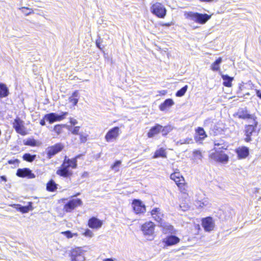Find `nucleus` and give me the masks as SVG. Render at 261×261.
I'll list each match as a JSON object with an SVG mask.
<instances>
[{
  "mask_svg": "<svg viewBox=\"0 0 261 261\" xmlns=\"http://www.w3.org/2000/svg\"><path fill=\"white\" fill-rule=\"evenodd\" d=\"M80 155L70 159L66 156L61 167L57 171L56 173L64 177H69L72 174V171L69 168L71 167L72 169H75L77 167V159Z\"/></svg>",
  "mask_w": 261,
  "mask_h": 261,
  "instance_id": "nucleus-1",
  "label": "nucleus"
},
{
  "mask_svg": "<svg viewBox=\"0 0 261 261\" xmlns=\"http://www.w3.org/2000/svg\"><path fill=\"white\" fill-rule=\"evenodd\" d=\"M184 16L186 19L201 24L205 23L211 17V16L207 14H201L193 12H186L184 13Z\"/></svg>",
  "mask_w": 261,
  "mask_h": 261,
  "instance_id": "nucleus-2",
  "label": "nucleus"
},
{
  "mask_svg": "<svg viewBox=\"0 0 261 261\" xmlns=\"http://www.w3.org/2000/svg\"><path fill=\"white\" fill-rule=\"evenodd\" d=\"M257 124L258 122L255 119H253L250 120V124L245 125L244 129L245 138L244 140L246 142H249L252 140V137L255 136L256 134V130Z\"/></svg>",
  "mask_w": 261,
  "mask_h": 261,
  "instance_id": "nucleus-3",
  "label": "nucleus"
},
{
  "mask_svg": "<svg viewBox=\"0 0 261 261\" xmlns=\"http://www.w3.org/2000/svg\"><path fill=\"white\" fill-rule=\"evenodd\" d=\"M151 13L159 18H163L166 15L167 10L164 6L160 3H155L151 8Z\"/></svg>",
  "mask_w": 261,
  "mask_h": 261,
  "instance_id": "nucleus-4",
  "label": "nucleus"
},
{
  "mask_svg": "<svg viewBox=\"0 0 261 261\" xmlns=\"http://www.w3.org/2000/svg\"><path fill=\"white\" fill-rule=\"evenodd\" d=\"M68 114V113L66 112H63L60 114L56 113H50L44 115V119L50 124H52L55 122L63 120Z\"/></svg>",
  "mask_w": 261,
  "mask_h": 261,
  "instance_id": "nucleus-5",
  "label": "nucleus"
},
{
  "mask_svg": "<svg viewBox=\"0 0 261 261\" xmlns=\"http://www.w3.org/2000/svg\"><path fill=\"white\" fill-rule=\"evenodd\" d=\"M64 145L61 143H56L54 145L47 147L45 152L47 154V158L51 159L56 154L60 152L64 148Z\"/></svg>",
  "mask_w": 261,
  "mask_h": 261,
  "instance_id": "nucleus-6",
  "label": "nucleus"
},
{
  "mask_svg": "<svg viewBox=\"0 0 261 261\" xmlns=\"http://www.w3.org/2000/svg\"><path fill=\"white\" fill-rule=\"evenodd\" d=\"M82 204L83 202L81 199L79 198L72 199L64 205L63 210L66 213H70L77 206H80Z\"/></svg>",
  "mask_w": 261,
  "mask_h": 261,
  "instance_id": "nucleus-7",
  "label": "nucleus"
},
{
  "mask_svg": "<svg viewBox=\"0 0 261 261\" xmlns=\"http://www.w3.org/2000/svg\"><path fill=\"white\" fill-rule=\"evenodd\" d=\"M214 150H215V152L211 153L210 155L212 159L221 163H226L228 161L229 158L226 154L222 151H219L216 147H214Z\"/></svg>",
  "mask_w": 261,
  "mask_h": 261,
  "instance_id": "nucleus-8",
  "label": "nucleus"
},
{
  "mask_svg": "<svg viewBox=\"0 0 261 261\" xmlns=\"http://www.w3.org/2000/svg\"><path fill=\"white\" fill-rule=\"evenodd\" d=\"M12 125L13 128L17 133L23 136L27 134L24 125V121L21 120L19 117H17L14 119Z\"/></svg>",
  "mask_w": 261,
  "mask_h": 261,
  "instance_id": "nucleus-9",
  "label": "nucleus"
},
{
  "mask_svg": "<svg viewBox=\"0 0 261 261\" xmlns=\"http://www.w3.org/2000/svg\"><path fill=\"white\" fill-rule=\"evenodd\" d=\"M120 133L119 127H114L107 132L105 136V140L107 142H111L117 139Z\"/></svg>",
  "mask_w": 261,
  "mask_h": 261,
  "instance_id": "nucleus-10",
  "label": "nucleus"
},
{
  "mask_svg": "<svg viewBox=\"0 0 261 261\" xmlns=\"http://www.w3.org/2000/svg\"><path fill=\"white\" fill-rule=\"evenodd\" d=\"M201 224L205 231H212L215 226V221L211 217H207L202 219Z\"/></svg>",
  "mask_w": 261,
  "mask_h": 261,
  "instance_id": "nucleus-11",
  "label": "nucleus"
},
{
  "mask_svg": "<svg viewBox=\"0 0 261 261\" xmlns=\"http://www.w3.org/2000/svg\"><path fill=\"white\" fill-rule=\"evenodd\" d=\"M170 178L173 180L182 192H184V178L179 172H175L170 175Z\"/></svg>",
  "mask_w": 261,
  "mask_h": 261,
  "instance_id": "nucleus-12",
  "label": "nucleus"
},
{
  "mask_svg": "<svg viewBox=\"0 0 261 261\" xmlns=\"http://www.w3.org/2000/svg\"><path fill=\"white\" fill-rule=\"evenodd\" d=\"M141 230L145 236H152L154 233V224L152 222H148L142 225Z\"/></svg>",
  "mask_w": 261,
  "mask_h": 261,
  "instance_id": "nucleus-13",
  "label": "nucleus"
},
{
  "mask_svg": "<svg viewBox=\"0 0 261 261\" xmlns=\"http://www.w3.org/2000/svg\"><path fill=\"white\" fill-rule=\"evenodd\" d=\"M133 209L137 214L144 213L146 211L145 205L139 199H134L132 202Z\"/></svg>",
  "mask_w": 261,
  "mask_h": 261,
  "instance_id": "nucleus-14",
  "label": "nucleus"
},
{
  "mask_svg": "<svg viewBox=\"0 0 261 261\" xmlns=\"http://www.w3.org/2000/svg\"><path fill=\"white\" fill-rule=\"evenodd\" d=\"M17 176L21 177H27L28 178H34L35 174L29 168L18 169L16 172Z\"/></svg>",
  "mask_w": 261,
  "mask_h": 261,
  "instance_id": "nucleus-15",
  "label": "nucleus"
},
{
  "mask_svg": "<svg viewBox=\"0 0 261 261\" xmlns=\"http://www.w3.org/2000/svg\"><path fill=\"white\" fill-rule=\"evenodd\" d=\"M236 115L239 118L243 119H250L252 120L253 119H255L253 115L248 113L246 108L240 109L236 113Z\"/></svg>",
  "mask_w": 261,
  "mask_h": 261,
  "instance_id": "nucleus-16",
  "label": "nucleus"
},
{
  "mask_svg": "<svg viewBox=\"0 0 261 261\" xmlns=\"http://www.w3.org/2000/svg\"><path fill=\"white\" fill-rule=\"evenodd\" d=\"M236 152L239 159H245L249 153V148L246 146H242L236 149Z\"/></svg>",
  "mask_w": 261,
  "mask_h": 261,
  "instance_id": "nucleus-17",
  "label": "nucleus"
},
{
  "mask_svg": "<svg viewBox=\"0 0 261 261\" xmlns=\"http://www.w3.org/2000/svg\"><path fill=\"white\" fill-rule=\"evenodd\" d=\"M179 241L180 239L177 237L171 235L164 239L163 242L165 243L167 246H170L177 244Z\"/></svg>",
  "mask_w": 261,
  "mask_h": 261,
  "instance_id": "nucleus-18",
  "label": "nucleus"
},
{
  "mask_svg": "<svg viewBox=\"0 0 261 261\" xmlns=\"http://www.w3.org/2000/svg\"><path fill=\"white\" fill-rule=\"evenodd\" d=\"M102 222L96 217H92L88 221V226L91 228L98 229L102 226Z\"/></svg>",
  "mask_w": 261,
  "mask_h": 261,
  "instance_id": "nucleus-19",
  "label": "nucleus"
},
{
  "mask_svg": "<svg viewBox=\"0 0 261 261\" xmlns=\"http://www.w3.org/2000/svg\"><path fill=\"white\" fill-rule=\"evenodd\" d=\"M162 128V126L159 124H156L154 126L151 127L149 131L147 133L148 138H152L155 135L158 134L161 132Z\"/></svg>",
  "mask_w": 261,
  "mask_h": 261,
  "instance_id": "nucleus-20",
  "label": "nucleus"
},
{
  "mask_svg": "<svg viewBox=\"0 0 261 261\" xmlns=\"http://www.w3.org/2000/svg\"><path fill=\"white\" fill-rule=\"evenodd\" d=\"M207 137V135L202 127H198L196 130V136L195 139L196 141L203 140Z\"/></svg>",
  "mask_w": 261,
  "mask_h": 261,
  "instance_id": "nucleus-21",
  "label": "nucleus"
},
{
  "mask_svg": "<svg viewBox=\"0 0 261 261\" xmlns=\"http://www.w3.org/2000/svg\"><path fill=\"white\" fill-rule=\"evenodd\" d=\"M218 215H219V219L222 221H224L229 219L232 215L229 209L225 210L224 211L220 210L218 212Z\"/></svg>",
  "mask_w": 261,
  "mask_h": 261,
  "instance_id": "nucleus-22",
  "label": "nucleus"
},
{
  "mask_svg": "<svg viewBox=\"0 0 261 261\" xmlns=\"http://www.w3.org/2000/svg\"><path fill=\"white\" fill-rule=\"evenodd\" d=\"M220 74L221 76L222 80H223V85L225 87H231L232 86V82L233 80V77L229 76L227 74H222L221 72H220Z\"/></svg>",
  "mask_w": 261,
  "mask_h": 261,
  "instance_id": "nucleus-23",
  "label": "nucleus"
},
{
  "mask_svg": "<svg viewBox=\"0 0 261 261\" xmlns=\"http://www.w3.org/2000/svg\"><path fill=\"white\" fill-rule=\"evenodd\" d=\"M214 146L219 151H220L221 149L226 150L228 147L227 144L223 140H215Z\"/></svg>",
  "mask_w": 261,
  "mask_h": 261,
  "instance_id": "nucleus-24",
  "label": "nucleus"
},
{
  "mask_svg": "<svg viewBox=\"0 0 261 261\" xmlns=\"http://www.w3.org/2000/svg\"><path fill=\"white\" fill-rule=\"evenodd\" d=\"M174 105V101L172 99H166L163 103H161L159 108L161 111H165L167 108L170 107Z\"/></svg>",
  "mask_w": 261,
  "mask_h": 261,
  "instance_id": "nucleus-25",
  "label": "nucleus"
},
{
  "mask_svg": "<svg viewBox=\"0 0 261 261\" xmlns=\"http://www.w3.org/2000/svg\"><path fill=\"white\" fill-rule=\"evenodd\" d=\"M222 62V58L219 57L211 66V69L213 71H220V65Z\"/></svg>",
  "mask_w": 261,
  "mask_h": 261,
  "instance_id": "nucleus-26",
  "label": "nucleus"
},
{
  "mask_svg": "<svg viewBox=\"0 0 261 261\" xmlns=\"http://www.w3.org/2000/svg\"><path fill=\"white\" fill-rule=\"evenodd\" d=\"M17 209L22 213H27L32 210V203L29 202V204L26 206H22L20 204L17 205Z\"/></svg>",
  "mask_w": 261,
  "mask_h": 261,
  "instance_id": "nucleus-27",
  "label": "nucleus"
},
{
  "mask_svg": "<svg viewBox=\"0 0 261 261\" xmlns=\"http://www.w3.org/2000/svg\"><path fill=\"white\" fill-rule=\"evenodd\" d=\"M79 93L77 90L75 91L72 95L69 98L70 102L72 103L73 106H76L79 101Z\"/></svg>",
  "mask_w": 261,
  "mask_h": 261,
  "instance_id": "nucleus-28",
  "label": "nucleus"
},
{
  "mask_svg": "<svg viewBox=\"0 0 261 261\" xmlns=\"http://www.w3.org/2000/svg\"><path fill=\"white\" fill-rule=\"evenodd\" d=\"M9 93V90L6 85L4 84L0 83V98L7 96Z\"/></svg>",
  "mask_w": 261,
  "mask_h": 261,
  "instance_id": "nucleus-29",
  "label": "nucleus"
},
{
  "mask_svg": "<svg viewBox=\"0 0 261 261\" xmlns=\"http://www.w3.org/2000/svg\"><path fill=\"white\" fill-rule=\"evenodd\" d=\"M159 157L164 158H167L166 152L163 148H160V149L156 150L153 156V158H158Z\"/></svg>",
  "mask_w": 261,
  "mask_h": 261,
  "instance_id": "nucleus-30",
  "label": "nucleus"
},
{
  "mask_svg": "<svg viewBox=\"0 0 261 261\" xmlns=\"http://www.w3.org/2000/svg\"><path fill=\"white\" fill-rule=\"evenodd\" d=\"M193 160L197 163H198L199 161H201L203 158L202 153L200 150H195L193 152Z\"/></svg>",
  "mask_w": 261,
  "mask_h": 261,
  "instance_id": "nucleus-31",
  "label": "nucleus"
},
{
  "mask_svg": "<svg viewBox=\"0 0 261 261\" xmlns=\"http://www.w3.org/2000/svg\"><path fill=\"white\" fill-rule=\"evenodd\" d=\"M80 255H84V251L81 248H76L72 250L71 253V258Z\"/></svg>",
  "mask_w": 261,
  "mask_h": 261,
  "instance_id": "nucleus-32",
  "label": "nucleus"
},
{
  "mask_svg": "<svg viewBox=\"0 0 261 261\" xmlns=\"http://www.w3.org/2000/svg\"><path fill=\"white\" fill-rule=\"evenodd\" d=\"M57 185L55 182L54 180H50L47 184L46 189L48 191L54 192L57 189Z\"/></svg>",
  "mask_w": 261,
  "mask_h": 261,
  "instance_id": "nucleus-33",
  "label": "nucleus"
},
{
  "mask_svg": "<svg viewBox=\"0 0 261 261\" xmlns=\"http://www.w3.org/2000/svg\"><path fill=\"white\" fill-rule=\"evenodd\" d=\"M163 232L165 233H173L174 232V227L172 225L169 224H164L163 225Z\"/></svg>",
  "mask_w": 261,
  "mask_h": 261,
  "instance_id": "nucleus-34",
  "label": "nucleus"
},
{
  "mask_svg": "<svg viewBox=\"0 0 261 261\" xmlns=\"http://www.w3.org/2000/svg\"><path fill=\"white\" fill-rule=\"evenodd\" d=\"M23 159L29 162H32L36 158V155H32L30 153H27L23 155Z\"/></svg>",
  "mask_w": 261,
  "mask_h": 261,
  "instance_id": "nucleus-35",
  "label": "nucleus"
},
{
  "mask_svg": "<svg viewBox=\"0 0 261 261\" xmlns=\"http://www.w3.org/2000/svg\"><path fill=\"white\" fill-rule=\"evenodd\" d=\"M67 128L69 131H70L73 135H79V130L80 129V126H67Z\"/></svg>",
  "mask_w": 261,
  "mask_h": 261,
  "instance_id": "nucleus-36",
  "label": "nucleus"
},
{
  "mask_svg": "<svg viewBox=\"0 0 261 261\" xmlns=\"http://www.w3.org/2000/svg\"><path fill=\"white\" fill-rule=\"evenodd\" d=\"M173 128L171 125H167L164 127L162 126V128L161 132H162V135L164 136H166L169 133H170Z\"/></svg>",
  "mask_w": 261,
  "mask_h": 261,
  "instance_id": "nucleus-37",
  "label": "nucleus"
},
{
  "mask_svg": "<svg viewBox=\"0 0 261 261\" xmlns=\"http://www.w3.org/2000/svg\"><path fill=\"white\" fill-rule=\"evenodd\" d=\"M188 86L185 85L184 87L181 88L180 90H178L176 93V96L177 97H181L185 95L188 89Z\"/></svg>",
  "mask_w": 261,
  "mask_h": 261,
  "instance_id": "nucleus-38",
  "label": "nucleus"
},
{
  "mask_svg": "<svg viewBox=\"0 0 261 261\" xmlns=\"http://www.w3.org/2000/svg\"><path fill=\"white\" fill-rule=\"evenodd\" d=\"M23 144L25 145L31 146H35L37 145L36 141L34 139H28L27 140H23Z\"/></svg>",
  "mask_w": 261,
  "mask_h": 261,
  "instance_id": "nucleus-39",
  "label": "nucleus"
},
{
  "mask_svg": "<svg viewBox=\"0 0 261 261\" xmlns=\"http://www.w3.org/2000/svg\"><path fill=\"white\" fill-rule=\"evenodd\" d=\"M66 126L64 124H57L54 126V131L56 132L57 135H59L62 133V128Z\"/></svg>",
  "mask_w": 261,
  "mask_h": 261,
  "instance_id": "nucleus-40",
  "label": "nucleus"
},
{
  "mask_svg": "<svg viewBox=\"0 0 261 261\" xmlns=\"http://www.w3.org/2000/svg\"><path fill=\"white\" fill-rule=\"evenodd\" d=\"M120 161H116L114 164L112 166L111 168L112 169L116 171H118L119 170L118 167L121 164Z\"/></svg>",
  "mask_w": 261,
  "mask_h": 261,
  "instance_id": "nucleus-41",
  "label": "nucleus"
},
{
  "mask_svg": "<svg viewBox=\"0 0 261 261\" xmlns=\"http://www.w3.org/2000/svg\"><path fill=\"white\" fill-rule=\"evenodd\" d=\"M208 201L206 200H204L202 201H199L197 202V205L200 207H203L207 205Z\"/></svg>",
  "mask_w": 261,
  "mask_h": 261,
  "instance_id": "nucleus-42",
  "label": "nucleus"
},
{
  "mask_svg": "<svg viewBox=\"0 0 261 261\" xmlns=\"http://www.w3.org/2000/svg\"><path fill=\"white\" fill-rule=\"evenodd\" d=\"M85 259L84 255H80L76 257L71 258V261H84Z\"/></svg>",
  "mask_w": 261,
  "mask_h": 261,
  "instance_id": "nucleus-43",
  "label": "nucleus"
},
{
  "mask_svg": "<svg viewBox=\"0 0 261 261\" xmlns=\"http://www.w3.org/2000/svg\"><path fill=\"white\" fill-rule=\"evenodd\" d=\"M102 42V40L99 37L96 41V46L100 50H102V48L101 47V44Z\"/></svg>",
  "mask_w": 261,
  "mask_h": 261,
  "instance_id": "nucleus-44",
  "label": "nucleus"
},
{
  "mask_svg": "<svg viewBox=\"0 0 261 261\" xmlns=\"http://www.w3.org/2000/svg\"><path fill=\"white\" fill-rule=\"evenodd\" d=\"M79 135H80L81 142H86L87 141V136L83 133H80Z\"/></svg>",
  "mask_w": 261,
  "mask_h": 261,
  "instance_id": "nucleus-45",
  "label": "nucleus"
},
{
  "mask_svg": "<svg viewBox=\"0 0 261 261\" xmlns=\"http://www.w3.org/2000/svg\"><path fill=\"white\" fill-rule=\"evenodd\" d=\"M160 210L159 208H153L151 212L152 216H154L159 214H161Z\"/></svg>",
  "mask_w": 261,
  "mask_h": 261,
  "instance_id": "nucleus-46",
  "label": "nucleus"
},
{
  "mask_svg": "<svg viewBox=\"0 0 261 261\" xmlns=\"http://www.w3.org/2000/svg\"><path fill=\"white\" fill-rule=\"evenodd\" d=\"M152 217L154 218V220L158 222H161V221L162 220V218H161V214L156 215H154V216H152Z\"/></svg>",
  "mask_w": 261,
  "mask_h": 261,
  "instance_id": "nucleus-47",
  "label": "nucleus"
},
{
  "mask_svg": "<svg viewBox=\"0 0 261 261\" xmlns=\"http://www.w3.org/2000/svg\"><path fill=\"white\" fill-rule=\"evenodd\" d=\"M62 233L64 234L68 238H71L73 237L71 232L69 230L63 232Z\"/></svg>",
  "mask_w": 261,
  "mask_h": 261,
  "instance_id": "nucleus-48",
  "label": "nucleus"
},
{
  "mask_svg": "<svg viewBox=\"0 0 261 261\" xmlns=\"http://www.w3.org/2000/svg\"><path fill=\"white\" fill-rule=\"evenodd\" d=\"M20 10H21L22 12H23V13H24L26 15H28L30 14H31L32 12H25V10H29V9L28 8H27V7H22L21 8H19Z\"/></svg>",
  "mask_w": 261,
  "mask_h": 261,
  "instance_id": "nucleus-49",
  "label": "nucleus"
},
{
  "mask_svg": "<svg viewBox=\"0 0 261 261\" xmlns=\"http://www.w3.org/2000/svg\"><path fill=\"white\" fill-rule=\"evenodd\" d=\"M19 163V160L17 159L15 160H10L8 161V163L9 164H18Z\"/></svg>",
  "mask_w": 261,
  "mask_h": 261,
  "instance_id": "nucleus-50",
  "label": "nucleus"
},
{
  "mask_svg": "<svg viewBox=\"0 0 261 261\" xmlns=\"http://www.w3.org/2000/svg\"><path fill=\"white\" fill-rule=\"evenodd\" d=\"M70 123L72 125H76V124H77V121L75 119H73V118H70Z\"/></svg>",
  "mask_w": 261,
  "mask_h": 261,
  "instance_id": "nucleus-51",
  "label": "nucleus"
},
{
  "mask_svg": "<svg viewBox=\"0 0 261 261\" xmlns=\"http://www.w3.org/2000/svg\"><path fill=\"white\" fill-rule=\"evenodd\" d=\"M91 234H92V232L89 229L86 230L85 232V235L86 236L91 237Z\"/></svg>",
  "mask_w": 261,
  "mask_h": 261,
  "instance_id": "nucleus-52",
  "label": "nucleus"
},
{
  "mask_svg": "<svg viewBox=\"0 0 261 261\" xmlns=\"http://www.w3.org/2000/svg\"><path fill=\"white\" fill-rule=\"evenodd\" d=\"M255 91L257 97L261 99V91L259 90L255 89Z\"/></svg>",
  "mask_w": 261,
  "mask_h": 261,
  "instance_id": "nucleus-53",
  "label": "nucleus"
},
{
  "mask_svg": "<svg viewBox=\"0 0 261 261\" xmlns=\"http://www.w3.org/2000/svg\"><path fill=\"white\" fill-rule=\"evenodd\" d=\"M46 119H44V117H43V119H42L40 121V124L42 125V126H44L45 125V120Z\"/></svg>",
  "mask_w": 261,
  "mask_h": 261,
  "instance_id": "nucleus-54",
  "label": "nucleus"
},
{
  "mask_svg": "<svg viewBox=\"0 0 261 261\" xmlns=\"http://www.w3.org/2000/svg\"><path fill=\"white\" fill-rule=\"evenodd\" d=\"M171 25V23H161V25H162V26L170 27Z\"/></svg>",
  "mask_w": 261,
  "mask_h": 261,
  "instance_id": "nucleus-55",
  "label": "nucleus"
},
{
  "mask_svg": "<svg viewBox=\"0 0 261 261\" xmlns=\"http://www.w3.org/2000/svg\"><path fill=\"white\" fill-rule=\"evenodd\" d=\"M1 178L3 181H7V178H6V176H1Z\"/></svg>",
  "mask_w": 261,
  "mask_h": 261,
  "instance_id": "nucleus-56",
  "label": "nucleus"
},
{
  "mask_svg": "<svg viewBox=\"0 0 261 261\" xmlns=\"http://www.w3.org/2000/svg\"><path fill=\"white\" fill-rule=\"evenodd\" d=\"M103 261H114V260L112 258H108L104 259Z\"/></svg>",
  "mask_w": 261,
  "mask_h": 261,
  "instance_id": "nucleus-57",
  "label": "nucleus"
},
{
  "mask_svg": "<svg viewBox=\"0 0 261 261\" xmlns=\"http://www.w3.org/2000/svg\"><path fill=\"white\" fill-rule=\"evenodd\" d=\"M199 1L201 2H211L213 1L214 0H199Z\"/></svg>",
  "mask_w": 261,
  "mask_h": 261,
  "instance_id": "nucleus-58",
  "label": "nucleus"
}]
</instances>
